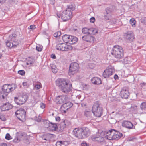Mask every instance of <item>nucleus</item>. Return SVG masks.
Wrapping results in <instances>:
<instances>
[{
  "mask_svg": "<svg viewBox=\"0 0 146 146\" xmlns=\"http://www.w3.org/2000/svg\"><path fill=\"white\" fill-rule=\"evenodd\" d=\"M41 86V84L40 83H38L37 84H35V88L36 90L39 89Z\"/></svg>",
  "mask_w": 146,
  "mask_h": 146,
  "instance_id": "39",
  "label": "nucleus"
},
{
  "mask_svg": "<svg viewBox=\"0 0 146 146\" xmlns=\"http://www.w3.org/2000/svg\"><path fill=\"white\" fill-rule=\"evenodd\" d=\"M81 145L82 146H89L87 145V143L85 142H82L81 144Z\"/></svg>",
  "mask_w": 146,
  "mask_h": 146,
  "instance_id": "49",
  "label": "nucleus"
},
{
  "mask_svg": "<svg viewBox=\"0 0 146 146\" xmlns=\"http://www.w3.org/2000/svg\"><path fill=\"white\" fill-rule=\"evenodd\" d=\"M6 44L7 47L11 48L13 47L12 45V41L11 40H7L6 42Z\"/></svg>",
  "mask_w": 146,
  "mask_h": 146,
  "instance_id": "32",
  "label": "nucleus"
},
{
  "mask_svg": "<svg viewBox=\"0 0 146 146\" xmlns=\"http://www.w3.org/2000/svg\"><path fill=\"white\" fill-rule=\"evenodd\" d=\"M69 99L68 95L59 96L56 97L55 101L57 104H62L66 101H68Z\"/></svg>",
  "mask_w": 146,
  "mask_h": 146,
  "instance_id": "10",
  "label": "nucleus"
},
{
  "mask_svg": "<svg viewBox=\"0 0 146 146\" xmlns=\"http://www.w3.org/2000/svg\"><path fill=\"white\" fill-rule=\"evenodd\" d=\"M56 120L57 121H59L60 120V118L59 117H56L55 118Z\"/></svg>",
  "mask_w": 146,
  "mask_h": 146,
  "instance_id": "54",
  "label": "nucleus"
},
{
  "mask_svg": "<svg viewBox=\"0 0 146 146\" xmlns=\"http://www.w3.org/2000/svg\"><path fill=\"white\" fill-rule=\"evenodd\" d=\"M140 108L142 110H146V102L142 103L140 105Z\"/></svg>",
  "mask_w": 146,
  "mask_h": 146,
  "instance_id": "33",
  "label": "nucleus"
},
{
  "mask_svg": "<svg viewBox=\"0 0 146 146\" xmlns=\"http://www.w3.org/2000/svg\"><path fill=\"white\" fill-rule=\"evenodd\" d=\"M50 67L52 69V72L54 73L57 72L58 69L56 65L54 64H50Z\"/></svg>",
  "mask_w": 146,
  "mask_h": 146,
  "instance_id": "29",
  "label": "nucleus"
},
{
  "mask_svg": "<svg viewBox=\"0 0 146 146\" xmlns=\"http://www.w3.org/2000/svg\"><path fill=\"white\" fill-rule=\"evenodd\" d=\"M5 95H5V93L4 92L3 94V95H2V96H1V98H2V99H4V98Z\"/></svg>",
  "mask_w": 146,
  "mask_h": 146,
  "instance_id": "60",
  "label": "nucleus"
},
{
  "mask_svg": "<svg viewBox=\"0 0 146 146\" xmlns=\"http://www.w3.org/2000/svg\"><path fill=\"white\" fill-rule=\"evenodd\" d=\"M0 119L3 121H5L6 120V119L4 115L1 114L0 113Z\"/></svg>",
  "mask_w": 146,
  "mask_h": 146,
  "instance_id": "42",
  "label": "nucleus"
},
{
  "mask_svg": "<svg viewBox=\"0 0 146 146\" xmlns=\"http://www.w3.org/2000/svg\"><path fill=\"white\" fill-rule=\"evenodd\" d=\"M75 9V7L74 5L70 4L67 6V7L66 10L63 11L61 15L57 13V16L59 18L61 17L63 21H66L71 17L72 11Z\"/></svg>",
  "mask_w": 146,
  "mask_h": 146,
  "instance_id": "3",
  "label": "nucleus"
},
{
  "mask_svg": "<svg viewBox=\"0 0 146 146\" xmlns=\"http://www.w3.org/2000/svg\"><path fill=\"white\" fill-rule=\"evenodd\" d=\"M141 22L146 25V17H143L141 19Z\"/></svg>",
  "mask_w": 146,
  "mask_h": 146,
  "instance_id": "41",
  "label": "nucleus"
},
{
  "mask_svg": "<svg viewBox=\"0 0 146 146\" xmlns=\"http://www.w3.org/2000/svg\"><path fill=\"white\" fill-rule=\"evenodd\" d=\"M5 138L6 139L9 140L12 139L11 137L10 136L9 133H7L5 137Z\"/></svg>",
  "mask_w": 146,
  "mask_h": 146,
  "instance_id": "43",
  "label": "nucleus"
},
{
  "mask_svg": "<svg viewBox=\"0 0 146 146\" xmlns=\"http://www.w3.org/2000/svg\"><path fill=\"white\" fill-rule=\"evenodd\" d=\"M47 123H48V126L45 125V127L49 128L51 130H56V129L58 128V126L57 124L54 123H50L49 122H47Z\"/></svg>",
  "mask_w": 146,
  "mask_h": 146,
  "instance_id": "21",
  "label": "nucleus"
},
{
  "mask_svg": "<svg viewBox=\"0 0 146 146\" xmlns=\"http://www.w3.org/2000/svg\"><path fill=\"white\" fill-rule=\"evenodd\" d=\"M104 136L101 135V132H98V135L93 137V139H95L96 141L101 142L103 141L104 140Z\"/></svg>",
  "mask_w": 146,
  "mask_h": 146,
  "instance_id": "24",
  "label": "nucleus"
},
{
  "mask_svg": "<svg viewBox=\"0 0 146 146\" xmlns=\"http://www.w3.org/2000/svg\"><path fill=\"white\" fill-rule=\"evenodd\" d=\"M80 96H78L77 97V98H78V99H79Z\"/></svg>",
  "mask_w": 146,
  "mask_h": 146,
  "instance_id": "64",
  "label": "nucleus"
},
{
  "mask_svg": "<svg viewBox=\"0 0 146 146\" xmlns=\"http://www.w3.org/2000/svg\"><path fill=\"white\" fill-rule=\"evenodd\" d=\"M22 84L24 86H25L27 87L28 86L27 83L26 82H23V83Z\"/></svg>",
  "mask_w": 146,
  "mask_h": 146,
  "instance_id": "52",
  "label": "nucleus"
},
{
  "mask_svg": "<svg viewBox=\"0 0 146 146\" xmlns=\"http://www.w3.org/2000/svg\"><path fill=\"white\" fill-rule=\"evenodd\" d=\"M104 19L106 20H109L111 17V15L105 14L104 15Z\"/></svg>",
  "mask_w": 146,
  "mask_h": 146,
  "instance_id": "36",
  "label": "nucleus"
},
{
  "mask_svg": "<svg viewBox=\"0 0 146 146\" xmlns=\"http://www.w3.org/2000/svg\"><path fill=\"white\" fill-rule=\"evenodd\" d=\"M111 54L115 58L120 59L123 57V52L121 46L117 45L114 46Z\"/></svg>",
  "mask_w": 146,
  "mask_h": 146,
  "instance_id": "4",
  "label": "nucleus"
},
{
  "mask_svg": "<svg viewBox=\"0 0 146 146\" xmlns=\"http://www.w3.org/2000/svg\"><path fill=\"white\" fill-rule=\"evenodd\" d=\"M133 138L130 137V138H129V139H128V141H132L133 140Z\"/></svg>",
  "mask_w": 146,
  "mask_h": 146,
  "instance_id": "61",
  "label": "nucleus"
},
{
  "mask_svg": "<svg viewBox=\"0 0 146 146\" xmlns=\"http://www.w3.org/2000/svg\"><path fill=\"white\" fill-rule=\"evenodd\" d=\"M62 39L65 43H68L71 44L75 43L78 40L76 37L66 34L63 36Z\"/></svg>",
  "mask_w": 146,
  "mask_h": 146,
  "instance_id": "6",
  "label": "nucleus"
},
{
  "mask_svg": "<svg viewBox=\"0 0 146 146\" xmlns=\"http://www.w3.org/2000/svg\"><path fill=\"white\" fill-rule=\"evenodd\" d=\"M92 83L95 84H101V79L97 77H94L91 80Z\"/></svg>",
  "mask_w": 146,
  "mask_h": 146,
  "instance_id": "25",
  "label": "nucleus"
},
{
  "mask_svg": "<svg viewBox=\"0 0 146 146\" xmlns=\"http://www.w3.org/2000/svg\"><path fill=\"white\" fill-rule=\"evenodd\" d=\"M99 102L96 101L94 104L92 111L93 114L96 117H100L102 114V108L99 106Z\"/></svg>",
  "mask_w": 146,
  "mask_h": 146,
  "instance_id": "5",
  "label": "nucleus"
},
{
  "mask_svg": "<svg viewBox=\"0 0 146 146\" xmlns=\"http://www.w3.org/2000/svg\"><path fill=\"white\" fill-rule=\"evenodd\" d=\"M113 69L111 68H108L106 69L103 72L102 76L105 78H108L113 74Z\"/></svg>",
  "mask_w": 146,
  "mask_h": 146,
  "instance_id": "15",
  "label": "nucleus"
},
{
  "mask_svg": "<svg viewBox=\"0 0 146 146\" xmlns=\"http://www.w3.org/2000/svg\"><path fill=\"white\" fill-rule=\"evenodd\" d=\"M74 135L79 139H84L88 137L90 134V131L88 128L82 127L79 128H75L73 131Z\"/></svg>",
  "mask_w": 146,
  "mask_h": 146,
  "instance_id": "2",
  "label": "nucleus"
},
{
  "mask_svg": "<svg viewBox=\"0 0 146 146\" xmlns=\"http://www.w3.org/2000/svg\"><path fill=\"white\" fill-rule=\"evenodd\" d=\"M14 87H13L10 85H4L2 88V91L5 93V95L7 96L8 93L13 90L16 88V86L14 85Z\"/></svg>",
  "mask_w": 146,
  "mask_h": 146,
  "instance_id": "12",
  "label": "nucleus"
},
{
  "mask_svg": "<svg viewBox=\"0 0 146 146\" xmlns=\"http://www.w3.org/2000/svg\"><path fill=\"white\" fill-rule=\"evenodd\" d=\"M49 122L48 121H46V123L45 124V125H44V126H45V125L46 126H48V123H47V122Z\"/></svg>",
  "mask_w": 146,
  "mask_h": 146,
  "instance_id": "62",
  "label": "nucleus"
},
{
  "mask_svg": "<svg viewBox=\"0 0 146 146\" xmlns=\"http://www.w3.org/2000/svg\"><path fill=\"white\" fill-rule=\"evenodd\" d=\"M26 136L25 134H23L22 133H19L18 136L20 140L24 139L23 137Z\"/></svg>",
  "mask_w": 146,
  "mask_h": 146,
  "instance_id": "38",
  "label": "nucleus"
},
{
  "mask_svg": "<svg viewBox=\"0 0 146 146\" xmlns=\"http://www.w3.org/2000/svg\"><path fill=\"white\" fill-rule=\"evenodd\" d=\"M60 35V32H58L57 33H55L54 34V36L55 37H57L59 36Z\"/></svg>",
  "mask_w": 146,
  "mask_h": 146,
  "instance_id": "45",
  "label": "nucleus"
},
{
  "mask_svg": "<svg viewBox=\"0 0 146 146\" xmlns=\"http://www.w3.org/2000/svg\"><path fill=\"white\" fill-rule=\"evenodd\" d=\"M40 107L42 109L44 108L45 107V105L42 103H41L40 104Z\"/></svg>",
  "mask_w": 146,
  "mask_h": 146,
  "instance_id": "48",
  "label": "nucleus"
},
{
  "mask_svg": "<svg viewBox=\"0 0 146 146\" xmlns=\"http://www.w3.org/2000/svg\"><path fill=\"white\" fill-rule=\"evenodd\" d=\"M36 49L39 52L41 51L42 50V48L41 47H38V46H36Z\"/></svg>",
  "mask_w": 146,
  "mask_h": 146,
  "instance_id": "50",
  "label": "nucleus"
},
{
  "mask_svg": "<svg viewBox=\"0 0 146 146\" xmlns=\"http://www.w3.org/2000/svg\"><path fill=\"white\" fill-rule=\"evenodd\" d=\"M73 105V104L72 103L70 102H68L64 104L61 106V109L64 112L66 113V111L71 107Z\"/></svg>",
  "mask_w": 146,
  "mask_h": 146,
  "instance_id": "17",
  "label": "nucleus"
},
{
  "mask_svg": "<svg viewBox=\"0 0 146 146\" xmlns=\"http://www.w3.org/2000/svg\"><path fill=\"white\" fill-rule=\"evenodd\" d=\"M68 144V141H59L56 142V146H66Z\"/></svg>",
  "mask_w": 146,
  "mask_h": 146,
  "instance_id": "26",
  "label": "nucleus"
},
{
  "mask_svg": "<svg viewBox=\"0 0 146 146\" xmlns=\"http://www.w3.org/2000/svg\"><path fill=\"white\" fill-rule=\"evenodd\" d=\"M122 125L123 126L129 129L135 128V126L132 123L129 121H124L122 123Z\"/></svg>",
  "mask_w": 146,
  "mask_h": 146,
  "instance_id": "19",
  "label": "nucleus"
},
{
  "mask_svg": "<svg viewBox=\"0 0 146 146\" xmlns=\"http://www.w3.org/2000/svg\"><path fill=\"white\" fill-rule=\"evenodd\" d=\"M121 97L123 98L127 99L129 95V93L128 90L126 88H123L122 89L120 93Z\"/></svg>",
  "mask_w": 146,
  "mask_h": 146,
  "instance_id": "16",
  "label": "nucleus"
},
{
  "mask_svg": "<svg viewBox=\"0 0 146 146\" xmlns=\"http://www.w3.org/2000/svg\"><path fill=\"white\" fill-rule=\"evenodd\" d=\"M112 135L111 140H117L123 136V134L119 131H113Z\"/></svg>",
  "mask_w": 146,
  "mask_h": 146,
  "instance_id": "18",
  "label": "nucleus"
},
{
  "mask_svg": "<svg viewBox=\"0 0 146 146\" xmlns=\"http://www.w3.org/2000/svg\"><path fill=\"white\" fill-rule=\"evenodd\" d=\"M0 146H7L6 143H2L0 144Z\"/></svg>",
  "mask_w": 146,
  "mask_h": 146,
  "instance_id": "57",
  "label": "nucleus"
},
{
  "mask_svg": "<svg viewBox=\"0 0 146 146\" xmlns=\"http://www.w3.org/2000/svg\"><path fill=\"white\" fill-rule=\"evenodd\" d=\"M28 62L30 64H33L35 62V60H32V61H29Z\"/></svg>",
  "mask_w": 146,
  "mask_h": 146,
  "instance_id": "55",
  "label": "nucleus"
},
{
  "mask_svg": "<svg viewBox=\"0 0 146 146\" xmlns=\"http://www.w3.org/2000/svg\"><path fill=\"white\" fill-rule=\"evenodd\" d=\"M4 92L3 91L0 92V98H1L2 95L3 94Z\"/></svg>",
  "mask_w": 146,
  "mask_h": 146,
  "instance_id": "59",
  "label": "nucleus"
},
{
  "mask_svg": "<svg viewBox=\"0 0 146 146\" xmlns=\"http://www.w3.org/2000/svg\"><path fill=\"white\" fill-rule=\"evenodd\" d=\"M95 18L94 17H92L90 19V22L94 23L95 21Z\"/></svg>",
  "mask_w": 146,
  "mask_h": 146,
  "instance_id": "47",
  "label": "nucleus"
},
{
  "mask_svg": "<svg viewBox=\"0 0 146 146\" xmlns=\"http://www.w3.org/2000/svg\"><path fill=\"white\" fill-rule=\"evenodd\" d=\"M36 28L35 26V25H31L30 26V29L33 30L34 29Z\"/></svg>",
  "mask_w": 146,
  "mask_h": 146,
  "instance_id": "51",
  "label": "nucleus"
},
{
  "mask_svg": "<svg viewBox=\"0 0 146 146\" xmlns=\"http://www.w3.org/2000/svg\"><path fill=\"white\" fill-rule=\"evenodd\" d=\"M82 39L87 42H93L94 38L93 37L90 36H82Z\"/></svg>",
  "mask_w": 146,
  "mask_h": 146,
  "instance_id": "23",
  "label": "nucleus"
},
{
  "mask_svg": "<svg viewBox=\"0 0 146 146\" xmlns=\"http://www.w3.org/2000/svg\"><path fill=\"white\" fill-rule=\"evenodd\" d=\"M17 35L15 34L10 35L9 36V40L12 41L13 47H15L18 45L19 42L16 39Z\"/></svg>",
  "mask_w": 146,
  "mask_h": 146,
  "instance_id": "13",
  "label": "nucleus"
},
{
  "mask_svg": "<svg viewBox=\"0 0 146 146\" xmlns=\"http://www.w3.org/2000/svg\"><path fill=\"white\" fill-rule=\"evenodd\" d=\"M56 85L62 92L66 94L68 93L71 90V84L68 81L63 78H58L56 81Z\"/></svg>",
  "mask_w": 146,
  "mask_h": 146,
  "instance_id": "1",
  "label": "nucleus"
},
{
  "mask_svg": "<svg viewBox=\"0 0 146 146\" xmlns=\"http://www.w3.org/2000/svg\"><path fill=\"white\" fill-rule=\"evenodd\" d=\"M18 73L21 75H24L25 74V72L23 70H19Z\"/></svg>",
  "mask_w": 146,
  "mask_h": 146,
  "instance_id": "44",
  "label": "nucleus"
},
{
  "mask_svg": "<svg viewBox=\"0 0 146 146\" xmlns=\"http://www.w3.org/2000/svg\"><path fill=\"white\" fill-rule=\"evenodd\" d=\"M71 48V46L64 43L58 44L56 46V48L57 50L62 51H68Z\"/></svg>",
  "mask_w": 146,
  "mask_h": 146,
  "instance_id": "11",
  "label": "nucleus"
},
{
  "mask_svg": "<svg viewBox=\"0 0 146 146\" xmlns=\"http://www.w3.org/2000/svg\"><path fill=\"white\" fill-rule=\"evenodd\" d=\"M6 0H0V4H3L5 1Z\"/></svg>",
  "mask_w": 146,
  "mask_h": 146,
  "instance_id": "56",
  "label": "nucleus"
},
{
  "mask_svg": "<svg viewBox=\"0 0 146 146\" xmlns=\"http://www.w3.org/2000/svg\"><path fill=\"white\" fill-rule=\"evenodd\" d=\"M91 112L90 111H85L84 112V115L88 117H89L91 116Z\"/></svg>",
  "mask_w": 146,
  "mask_h": 146,
  "instance_id": "37",
  "label": "nucleus"
},
{
  "mask_svg": "<svg viewBox=\"0 0 146 146\" xmlns=\"http://www.w3.org/2000/svg\"><path fill=\"white\" fill-rule=\"evenodd\" d=\"M79 65L76 62L72 63L69 66V74L70 76L74 75L78 72Z\"/></svg>",
  "mask_w": 146,
  "mask_h": 146,
  "instance_id": "8",
  "label": "nucleus"
},
{
  "mask_svg": "<svg viewBox=\"0 0 146 146\" xmlns=\"http://www.w3.org/2000/svg\"><path fill=\"white\" fill-rule=\"evenodd\" d=\"M12 107V105L9 103L7 102L4 104L3 105L1 106L0 108L1 111H4L11 109Z\"/></svg>",
  "mask_w": 146,
  "mask_h": 146,
  "instance_id": "20",
  "label": "nucleus"
},
{
  "mask_svg": "<svg viewBox=\"0 0 146 146\" xmlns=\"http://www.w3.org/2000/svg\"><path fill=\"white\" fill-rule=\"evenodd\" d=\"M41 117L39 116L38 117H36V118L35 120L38 122H40L41 121Z\"/></svg>",
  "mask_w": 146,
  "mask_h": 146,
  "instance_id": "46",
  "label": "nucleus"
},
{
  "mask_svg": "<svg viewBox=\"0 0 146 146\" xmlns=\"http://www.w3.org/2000/svg\"><path fill=\"white\" fill-rule=\"evenodd\" d=\"M114 78L115 80H116L118 78V76L117 74L115 75L114 76Z\"/></svg>",
  "mask_w": 146,
  "mask_h": 146,
  "instance_id": "58",
  "label": "nucleus"
},
{
  "mask_svg": "<svg viewBox=\"0 0 146 146\" xmlns=\"http://www.w3.org/2000/svg\"><path fill=\"white\" fill-rule=\"evenodd\" d=\"M98 29L94 28L89 29V31L90 33L89 35H94L98 33Z\"/></svg>",
  "mask_w": 146,
  "mask_h": 146,
  "instance_id": "27",
  "label": "nucleus"
},
{
  "mask_svg": "<svg viewBox=\"0 0 146 146\" xmlns=\"http://www.w3.org/2000/svg\"><path fill=\"white\" fill-rule=\"evenodd\" d=\"M59 126L60 127L61 130L64 129V128L66 127V125L64 121L61 122Z\"/></svg>",
  "mask_w": 146,
  "mask_h": 146,
  "instance_id": "34",
  "label": "nucleus"
},
{
  "mask_svg": "<svg viewBox=\"0 0 146 146\" xmlns=\"http://www.w3.org/2000/svg\"><path fill=\"white\" fill-rule=\"evenodd\" d=\"M143 85V86H146V84L145 83H144L141 84V86H142Z\"/></svg>",
  "mask_w": 146,
  "mask_h": 146,
  "instance_id": "63",
  "label": "nucleus"
},
{
  "mask_svg": "<svg viewBox=\"0 0 146 146\" xmlns=\"http://www.w3.org/2000/svg\"><path fill=\"white\" fill-rule=\"evenodd\" d=\"M51 137V134H44L42 138L43 140H49Z\"/></svg>",
  "mask_w": 146,
  "mask_h": 146,
  "instance_id": "28",
  "label": "nucleus"
},
{
  "mask_svg": "<svg viewBox=\"0 0 146 146\" xmlns=\"http://www.w3.org/2000/svg\"><path fill=\"white\" fill-rule=\"evenodd\" d=\"M15 114L18 118L21 121L24 122L25 121L26 116V112L23 109H20L17 110L15 113Z\"/></svg>",
  "mask_w": 146,
  "mask_h": 146,
  "instance_id": "7",
  "label": "nucleus"
},
{
  "mask_svg": "<svg viewBox=\"0 0 146 146\" xmlns=\"http://www.w3.org/2000/svg\"><path fill=\"white\" fill-rule=\"evenodd\" d=\"M19 133H17L15 134V138L13 140V142L15 143H18L20 141V139H19L18 136Z\"/></svg>",
  "mask_w": 146,
  "mask_h": 146,
  "instance_id": "30",
  "label": "nucleus"
},
{
  "mask_svg": "<svg viewBox=\"0 0 146 146\" xmlns=\"http://www.w3.org/2000/svg\"><path fill=\"white\" fill-rule=\"evenodd\" d=\"M136 21L134 19L132 18L130 20V23L132 26L135 25L136 23Z\"/></svg>",
  "mask_w": 146,
  "mask_h": 146,
  "instance_id": "40",
  "label": "nucleus"
},
{
  "mask_svg": "<svg viewBox=\"0 0 146 146\" xmlns=\"http://www.w3.org/2000/svg\"><path fill=\"white\" fill-rule=\"evenodd\" d=\"M28 96L27 94H23L19 96L18 98L15 97L14 101L17 104L21 105L24 104L27 100Z\"/></svg>",
  "mask_w": 146,
  "mask_h": 146,
  "instance_id": "9",
  "label": "nucleus"
},
{
  "mask_svg": "<svg viewBox=\"0 0 146 146\" xmlns=\"http://www.w3.org/2000/svg\"><path fill=\"white\" fill-rule=\"evenodd\" d=\"M113 131H115L114 129H111L108 131H102L101 135H104V137L109 140H111L112 135L111 134L113 133Z\"/></svg>",
  "mask_w": 146,
  "mask_h": 146,
  "instance_id": "14",
  "label": "nucleus"
},
{
  "mask_svg": "<svg viewBox=\"0 0 146 146\" xmlns=\"http://www.w3.org/2000/svg\"><path fill=\"white\" fill-rule=\"evenodd\" d=\"M105 11L106 13L105 14L111 15L112 10L110 8H107L105 9Z\"/></svg>",
  "mask_w": 146,
  "mask_h": 146,
  "instance_id": "35",
  "label": "nucleus"
},
{
  "mask_svg": "<svg viewBox=\"0 0 146 146\" xmlns=\"http://www.w3.org/2000/svg\"><path fill=\"white\" fill-rule=\"evenodd\" d=\"M51 57L54 59H55L56 58V56L54 54H52L51 55Z\"/></svg>",
  "mask_w": 146,
  "mask_h": 146,
  "instance_id": "53",
  "label": "nucleus"
},
{
  "mask_svg": "<svg viewBox=\"0 0 146 146\" xmlns=\"http://www.w3.org/2000/svg\"><path fill=\"white\" fill-rule=\"evenodd\" d=\"M126 38L130 41H133L134 39V36L133 33L131 31L127 32L126 33Z\"/></svg>",
  "mask_w": 146,
  "mask_h": 146,
  "instance_id": "22",
  "label": "nucleus"
},
{
  "mask_svg": "<svg viewBox=\"0 0 146 146\" xmlns=\"http://www.w3.org/2000/svg\"><path fill=\"white\" fill-rule=\"evenodd\" d=\"M82 33L84 34L89 35L90 34L89 31V29L87 28H84L82 29Z\"/></svg>",
  "mask_w": 146,
  "mask_h": 146,
  "instance_id": "31",
  "label": "nucleus"
}]
</instances>
